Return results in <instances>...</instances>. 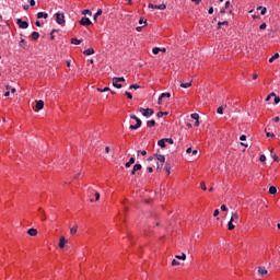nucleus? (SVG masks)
I'll return each instance as SVG.
<instances>
[{
    "label": "nucleus",
    "mask_w": 280,
    "mask_h": 280,
    "mask_svg": "<svg viewBox=\"0 0 280 280\" xmlns=\"http://www.w3.org/2000/svg\"><path fill=\"white\" fill-rule=\"evenodd\" d=\"M222 25L225 26V27H229V21L218 22L217 30H221Z\"/></svg>",
    "instance_id": "2eb2a0df"
},
{
    "label": "nucleus",
    "mask_w": 280,
    "mask_h": 280,
    "mask_svg": "<svg viewBox=\"0 0 280 280\" xmlns=\"http://www.w3.org/2000/svg\"><path fill=\"white\" fill-rule=\"evenodd\" d=\"M175 257H176V259H182L183 261H185V259H187V255H185V254L176 255Z\"/></svg>",
    "instance_id": "c756f323"
},
{
    "label": "nucleus",
    "mask_w": 280,
    "mask_h": 280,
    "mask_svg": "<svg viewBox=\"0 0 280 280\" xmlns=\"http://www.w3.org/2000/svg\"><path fill=\"white\" fill-rule=\"evenodd\" d=\"M129 89H135L137 91V89H141V85H139V84H131L129 86Z\"/></svg>",
    "instance_id": "a19ab883"
},
{
    "label": "nucleus",
    "mask_w": 280,
    "mask_h": 280,
    "mask_svg": "<svg viewBox=\"0 0 280 280\" xmlns=\"http://www.w3.org/2000/svg\"><path fill=\"white\" fill-rule=\"evenodd\" d=\"M25 45H26L25 39L21 38V40H20V47H22L23 49H25Z\"/></svg>",
    "instance_id": "58836bf2"
},
{
    "label": "nucleus",
    "mask_w": 280,
    "mask_h": 280,
    "mask_svg": "<svg viewBox=\"0 0 280 280\" xmlns=\"http://www.w3.org/2000/svg\"><path fill=\"white\" fill-rule=\"evenodd\" d=\"M158 145H160V148H165L166 144H165V139H161L158 141Z\"/></svg>",
    "instance_id": "bb28decb"
},
{
    "label": "nucleus",
    "mask_w": 280,
    "mask_h": 280,
    "mask_svg": "<svg viewBox=\"0 0 280 280\" xmlns=\"http://www.w3.org/2000/svg\"><path fill=\"white\" fill-rule=\"evenodd\" d=\"M272 152H275V149H271V151H270L272 160L276 162H279V156L272 155Z\"/></svg>",
    "instance_id": "e433bc0d"
},
{
    "label": "nucleus",
    "mask_w": 280,
    "mask_h": 280,
    "mask_svg": "<svg viewBox=\"0 0 280 280\" xmlns=\"http://www.w3.org/2000/svg\"><path fill=\"white\" fill-rule=\"evenodd\" d=\"M28 3H30V5H32V7L36 5V1H35V0H28Z\"/></svg>",
    "instance_id": "4d7b16f0"
},
{
    "label": "nucleus",
    "mask_w": 280,
    "mask_h": 280,
    "mask_svg": "<svg viewBox=\"0 0 280 280\" xmlns=\"http://www.w3.org/2000/svg\"><path fill=\"white\" fill-rule=\"evenodd\" d=\"M112 82H113V86H115V89H121V86H122L121 83H119V82L115 83V79H113Z\"/></svg>",
    "instance_id": "c85d7f7f"
},
{
    "label": "nucleus",
    "mask_w": 280,
    "mask_h": 280,
    "mask_svg": "<svg viewBox=\"0 0 280 280\" xmlns=\"http://www.w3.org/2000/svg\"><path fill=\"white\" fill-rule=\"evenodd\" d=\"M141 164H136L133 165V168L131 171V175L135 176V174H137V172H139V170H141Z\"/></svg>",
    "instance_id": "9d476101"
},
{
    "label": "nucleus",
    "mask_w": 280,
    "mask_h": 280,
    "mask_svg": "<svg viewBox=\"0 0 280 280\" xmlns=\"http://www.w3.org/2000/svg\"><path fill=\"white\" fill-rule=\"evenodd\" d=\"M147 126H148V128H154V126H156V121L155 120H148Z\"/></svg>",
    "instance_id": "a211bd4d"
},
{
    "label": "nucleus",
    "mask_w": 280,
    "mask_h": 280,
    "mask_svg": "<svg viewBox=\"0 0 280 280\" xmlns=\"http://www.w3.org/2000/svg\"><path fill=\"white\" fill-rule=\"evenodd\" d=\"M80 43H81V40L78 39V38H72V39H71V44H72V45H80Z\"/></svg>",
    "instance_id": "c9c22d12"
},
{
    "label": "nucleus",
    "mask_w": 280,
    "mask_h": 280,
    "mask_svg": "<svg viewBox=\"0 0 280 280\" xmlns=\"http://www.w3.org/2000/svg\"><path fill=\"white\" fill-rule=\"evenodd\" d=\"M164 170H165V172H167V174H170V170H172V167L170 166V164H166Z\"/></svg>",
    "instance_id": "49530a36"
},
{
    "label": "nucleus",
    "mask_w": 280,
    "mask_h": 280,
    "mask_svg": "<svg viewBox=\"0 0 280 280\" xmlns=\"http://www.w3.org/2000/svg\"><path fill=\"white\" fill-rule=\"evenodd\" d=\"M200 187L203 191H207V185H205V182H201Z\"/></svg>",
    "instance_id": "a18cd8bd"
},
{
    "label": "nucleus",
    "mask_w": 280,
    "mask_h": 280,
    "mask_svg": "<svg viewBox=\"0 0 280 280\" xmlns=\"http://www.w3.org/2000/svg\"><path fill=\"white\" fill-rule=\"evenodd\" d=\"M65 244H67V238H65V236H61L59 238V248H65Z\"/></svg>",
    "instance_id": "9b49d317"
},
{
    "label": "nucleus",
    "mask_w": 280,
    "mask_h": 280,
    "mask_svg": "<svg viewBox=\"0 0 280 280\" xmlns=\"http://www.w3.org/2000/svg\"><path fill=\"white\" fill-rule=\"evenodd\" d=\"M125 95H127L128 100H132V94L130 92H126Z\"/></svg>",
    "instance_id": "603ef678"
},
{
    "label": "nucleus",
    "mask_w": 280,
    "mask_h": 280,
    "mask_svg": "<svg viewBox=\"0 0 280 280\" xmlns=\"http://www.w3.org/2000/svg\"><path fill=\"white\" fill-rule=\"evenodd\" d=\"M259 161L260 163H266V155H260Z\"/></svg>",
    "instance_id": "de8ad7c7"
},
{
    "label": "nucleus",
    "mask_w": 280,
    "mask_h": 280,
    "mask_svg": "<svg viewBox=\"0 0 280 280\" xmlns=\"http://www.w3.org/2000/svg\"><path fill=\"white\" fill-rule=\"evenodd\" d=\"M228 229H229V231H233V229H235V224H233L232 220L229 221Z\"/></svg>",
    "instance_id": "393cba45"
},
{
    "label": "nucleus",
    "mask_w": 280,
    "mask_h": 280,
    "mask_svg": "<svg viewBox=\"0 0 280 280\" xmlns=\"http://www.w3.org/2000/svg\"><path fill=\"white\" fill-rule=\"evenodd\" d=\"M165 143H170V145H174V139L172 138H164Z\"/></svg>",
    "instance_id": "7c9ffc66"
},
{
    "label": "nucleus",
    "mask_w": 280,
    "mask_h": 280,
    "mask_svg": "<svg viewBox=\"0 0 280 280\" xmlns=\"http://www.w3.org/2000/svg\"><path fill=\"white\" fill-rule=\"evenodd\" d=\"M130 165H135V158H130L129 161L125 164V167H130Z\"/></svg>",
    "instance_id": "412c9836"
},
{
    "label": "nucleus",
    "mask_w": 280,
    "mask_h": 280,
    "mask_svg": "<svg viewBox=\"0 0 280 280\" xmlns=\"http://www.w3.org/2000/svg\"><path fill=\"white\" fill-rule=\"evenodd\" d=\"M38 212H39V217L42 219V222H45V220H47V214L45 213V210H43V208H39Z\"/></svg>",
    "instance_id": "0eeeda50"
},
{
    "label": "nucleus",
    "mask_w": 280,
    "mask_h": 280,
    "mask_svg": "<svg viewBox=\"0 0 280 280\" xmlns=\"http://www.w3.org/2000/svg\"><path fill=\"white\" fill-rule=\"evenodd\" d=\"M273 121H275L276 124H279V121H280L279 116L275 117V118H273Z\"/></svg>",
    "instance_id": "338daca9"
},
{
    "label": "nucleus",
    "mask_w": 280,
    "mask_h": 280,
    "mask_svg": "<svg viewBox=\"0 0 280 280\" xmlns=\"http://www.w3.org/2000/svg\"><path fill=\"white\" fill-rule=\"evenodd\" d=\"M218 215H220V210L219 209L214 210V212H213L214 218H218Z\"/></svg>",
    "instance_id": "3c124183"
},
{
    "label": "nucleus",
    "mask_w": 280,
    "mask_h": 280,
    "mask_svg": "<svg viewBox=\"0 0 280 280\" xmlns=\"http://www.w3.org/2000/svg\"><path fill=\"white\" fill-rule=\"evenodd\" d=\"M139 24L140 25H148V22L147 21H143V18H141L140 20H139Z\"/></svg>",
    "instance_id": "09e8293b"
},
{
    "label": "nucleus",
    "mask_w": 280,
    "mask_h": 280,
    "mask_svg": "<svg viewBox=\"0 0 280 280\" xmlns=\"http://www.w3.org/2000/svg\"><path fill=\"white\" fill-rule=\"evenodd\" d=\"M97 16H102V9H98L97 12L94 14V21L97 20Z\"/></svg>",
    "instance_id": "f704fd0d"
},
{
    "label": "nucleus",
    "mask_w": 280,
    "mask_h": 280,
    "mask_svg": "<svg viewBox=\"0 0 280 280\" xmlns=\"http://www.w3.org/2000/svg\"><path fill=\"white\" fill-rule=\"evenodd\" d=\"M230 220H232V222H237V220H240V214H237V212H232Z\"/></svg>",
    "instance_id": "4468645a"
},
{
    "label": "nucleus",
    "mask_w": 280,
    "mask_h": 280,
    "mask_svg": "<svg viewBox=\"0 0 280 280\" xmlns=\"http://www.w3.org/2000/svg\"><path fill=\"white\" fill-rule=\"evenodd\" d=\"M273 96H275V92L270 93V94L266 97V102H270V100H272Z\"/></svg>",
    "instance_id": "ea45409f"
},
{
    "label": "nucleus",
    "mask_w": 280,
    "mask_h": 280,
    "mask_svg": "<svg viewBox=\"0 0 280 280\" xmlns=\"http://www.w3.org/2000/svg\"><path fill=\"white\" fill-rule=\"evenodd\" d=\"M139 154H141L142 156H145V154H148V152L147 151H138V156H139Z\"/></svg>",
    "instance_id": "5fc2aeb1"
},
{
    "label": "nucleus",
    "mask_w": 280,
    "mask_h": 280,
    "mask_svg": "<svg viewBox=\"0 0 280 280\" xmlns=\"http://www.w3.org/2000/svg\"><path fill=\"white\" fill-rule=\"evenodd\" d=\"M218 115H224V107L220 106L217 109Z\"/></svg>",
    "instance_id": "72a5a7b5"
},
{
    "label": "nucleus",
    "mask_w": 280,
    "mask_h": 280,
    "mask_svg": "<svg viewBox=\"0 0 280 280\" xmlns=\"http://www.w3.org/2000/svg\"><path fill=\"white\" fill-rule=\"evenodd\" d=\"M56 32V30H52L51 33H50V39L54 40L55 36H54V33Z\"/></svg>",
    "instance_id": "0e129e2a"
},
{
    "label": "nucleus",
    "mask_w": 280,
    "mask_h": 280,
    "mask_svg": "<svg viewBox=\"0 0 280 280\" xmlns=\"http://www.w3.org/2000/svg\"><path fill=\"white\" fill-rule=\"evenodd\" d=\"M154 156L158 161H160V163H165V155H161L159 153H155Z\"/></svg>",
    "instance_id": "f8f14e48"
},
{
    "label": "nucleus",
    "mask_w": 280,
    "mask_h": 280,
    "mask_svg": "<svg viewBox=\"0 0 280 280\" xmlns=\"http://www.w3.org/2000/svg\"><path fill=\"white\" fill-rule=\"evenodd\" d=\"M55 16H56V22L58 23V25H63V23H65V13L57 12L55 14Z\"/></svg>",
    "instance_id": "7ed1b4c3"
},
{
    "label": "nucleus",
    "mask_w": 280,
    "mask_h": 280,
    "mask_svg": "<svg viewBox=\"0 0 280 280\" xmlns=\"http://www.w3.org/2000/svg\"><path fill=\"white\" fill-rule=\"evenodd\" d=\"M221 211H229V208H226V205L221 206Z\"/></svg>",
    "instance_id": "864d4df0"
},
{
    "label": "nucleus",
    "mask_w": 280,
    "mask_h": 280,
    "mask_svg": "<svg viewBox=\"0 0 280 280\" xmlns=\"http://www.w3.org/2000/svg\"><path fill=\"white\" fill-rule=\"evenodd\" d=\"M240 140L241 141H246V136L245 135L241 136Z\"/></svg>",
    "instance_id": "774afa93"
},
{
    "label": "nucleus",
    "mask_w": 280,
    "mask_h": 280,
    "mask_svg": "<svg viewBox=\"0 0 280 280\" xmlns=\"http://www.w3.org/2000/svg\"><path fill=\"white\" fill-rule=\"evenodd\" d=\"M82 14H91V10L85 9V10L82 11Z\"/></svg>",
    "instance_id": "6e6d98bb"
},
{
    "label": "nucleus",
    "mask_w": 280,
    "mask_h": 280,
    "mask_svg": "<svg viewBox=\"0 0 280 280\" xmlns=\"http://www.w3.org/2000/svg\"><path fill=\"white\" fill-rule=\"evenodd\" d=\"M94 196H95V200H96V201L100 200V197H101V196H100V192H95Z\"/></svg>",
    "instance_id": "e2e57ef3"
},
{
    "label": "nucleus",
    "mask_w": 280,
    "mask_h": 280,
    "mask_svg": "<svg viewBox=\"0 0 280 280\" xmlns=\"http://www.w3.org/2000/svg\"><path fill=\"white\" fill-rule=\"evenodd\" d=\"M180 86H182V89H189V86H191V81H189L187 83L180 82Z\"/></svg>",
    "instance_id": "5701e85b"
},
{
    "label": "nucleus",
    "mask_w": 280,
    "mask_h": 280,
    "mask_svg": "<svg viewBox=\"0 0 280 280\" xmlns=\"http://www.w3.org/2000/svg\"><path fill=\"white\" fill-rule=\"evenodd\" d=\"M190 117H191V119H195V121L200 119V115H198V113L191 114Z\"/></svg>",
    "instance_id": "2f4dec72"
},
{
    "label": "nucleus",
    "mask_w": 280,
    "mask_h": 280,
    "mask_svg": "<svg viewBox=\"0 0 280 280\" xmlns=\"http://www.w3.org/2000/svg\"><path fill=\"white\" fill-rule=\"evenodd\" d=\"M35 108L37 110H43V108H45V102H43L42 100H39L36 105H35Z\"/></svg>",
    "instance_id": "6e6552de"
},
{
    "label": "nucleus",
    "mask_w": 280,
    "mask_h": 280,
    "mask_svg": "<svg viewBox=\"0 0 280 280\" xmlns=\"http://www.w3.org/2000/svg\"><path fill=\"white\" fill-rule=\"evenodd\" d=\"M98 93H106V91H110V88H97Z\"/></svg>",
    "instance_id": "473e14b6"
},
{
    "label": "nucleus",
    "mask_w": 280,
    "mask_h": 280,
    "mask_svg": "<svg viewBox=\"0 0 280 280\" xmlns=\"http://www.w3.org/2000/svg\"><path fill=\"white\" fill-rule=\"evenodd\" d=\"M165 115H168V113H167V112H159V113H158L159 119H161V117H163V116H165Z\"/></svg>",
    "instance_id": "4c0bfd02"
},
{
    "label": "nucleus",
    "mask_w": 280,
    "mask_h": 280,
    "mask_svg": "<svg viewBox=\"0 0 280 280\" xmlns=\"http://www.w3.org/2000/svg\"><path fill=\"white\" fill-rule=\"evenodd\" d=\"M267 25L266 23L260 24L259 30H266Z\"/></svg>",
    "instance_id": "bf43d9fd"
},
{
    "label": "nucleus",
    "mask_w": 280,
    "mask_h": 280,
    "mask_svg": "<svg viewBox=\"0 0 280 280\" xmlns=\"http://www.w3.org/2000/svg\"><path fill=\"white\" fill-rule=\"evenodd\" d=\"M114 83H117V82H126V79L124 77H114Z\"/></svg>",
    "instance_id": "aec40b11"
},
{
    "label": "nucleus",
    "mask_w": 280,
    "mask_h": 280,
    "mask_svg": "<svg viewBox=\"0 0 280 280\" xmlns=\"http://www.w3.org/2000/svg\"><path fill=\"white\" fill-rule=\"evenodd\" d=\"M257 10H260V14L262 16L266 15V12H268V9L266 7H258Z\"/></svg>",
    "instance_id": "f3484780"
},
{
    "label": "nucleus",
    "mask_w": 280,
    "mask_h": 280,
    "mask_svg": "<svg viewBox=\"0 0 280 280\" xmlns=\"http://www.w3.org/2000/svg\"><path fill=\"white\" fill-rule=\"evenodd\" d=\"M208 14H213V7H210V8H209Z\"/></svg>",
    "instance_id": "69168bd1"
},
{
    "label": "nucleus",
    "mask_w": 280,
    "mask_h": 280,
    "mask_svg": "<svg viewBox=\"0 0 280 280\" xmlns=\"http://www.w3.org/2000/svg\"><path fill=\"white\" fill-rule=\"evenodd\" d=\"M133 119L136 120L137 124L136 125H130L129 128H130V130H139V128H141L142 121L137 116Z\"/></svg>",
    "instance_id": "20e7f679"
},
{
    "label": "nucleus",
    "mask_w": 280,
    "mask_h": 280,
    "mask_svg": "<svg viewBox=\"0 0 280 280\" xmlns=\"http://www.w3.org/2000/svg\"><path fill=\"white\" fill-rule=\"evenodd\" d=\"M279 58V52H276L270 59L269 62H275V60H278Z\"/></svg>",
    "instance_id": "cd10ccee"
},
{
    "label": "nucleus",
    "mask_w": 280,
    "mask_h": 280,
    "mask_svg": "<svg viewBox=\"0 0 280 280\" xmlns=\"http://www.w3.org/2000/svg\"><path fill=\"white\" fill-rule=\"evenodd\" d=\"M161 97H172V94L170 92L162 93Z\"/></svg>",
    "instance_id": "79ce46f5"
},
{
    "label": "nucleus",
    "mask_w": 280,
    "mask_h": 280,
    "mask_svg": "<svg viewBox=\"0 0 280 280\" xmlns=\"http://www.w3.org/2000/svg\"><path fill=\"white\" fill-rule=\"evenodd\" d=\"M78 233V225H74L73 228L70 229V234L75 235Z\"/></svg>",
    "instance_id": "a878e982"
},
{
    "label": "nucleus",
    "mask_w": 280,
    "mask_h": 280,
    "mask_svg": "<svg viewBox=\"0 0 280 280\" xmlns=\"http://www.w3.org/2000/svg\"><path fill=\"white\" fill-rule=\"evenodd\" d=\"M152 51H153V54L156 56V54H159V51H161V48L154 47V48L152 49Z\"/></svg>",
    "instance_id": "c03bdc74"
},
{
    "label": "nucleus",
    "mask_w": 280,
    "mask_h": 280,
    "mask_svg": "<svg viewBox=\"0 0 280 280\" xmlns=\"http://www.w3.org/2000/svg\"><path fill=\"white\" fill-rule=\"evenodd\" d=\"M140 113L143 117H152V115H154V109L152 108H143V107H140Z\"/></svg>",
    "instance_id": "f257e3e1"
},
{
    "label": "nucleus",
    "mask_w": 280,
    "mask_h": 280,
    "mask_svg": "<svg viewBox=\"0 0 280 280\" xmlns=\"http://www.w3.org/2000/svg\"><path fill=\"white\" fill-rule=\"evenodd\" d=\"M27 235H31V237H36L38 235V230L32 228L27 230Z\"/></svg>",
    "instance_id": "39448f33"
},
{
    "label": "nucleus",
    "mask_w": 280,
    "mask_h": 280,
    "mask_svg": "<svg viewBox=\"0 0 280 280\" xmlns=\"http://www.w3.org/2000/svg\"><path fill=\"white\" fill-rule=\"evenodd\" d=\"M16 25H19L20 30H27L30 27V23L23 21L22 19L16 20Z\"/></svg>",
    "instance_id": "f03ea898"
},
{
    "label": "nucleus",
    "mask_w": 280,
    "mask_h": 280,
    "mask_svg": "<svg viewBox=\"0 0 280 280\" xmlns=\"http://www.w3.org/2000/svg\"><path fill=\"white\" fill-rule=\"evenodd\" d=\"M166 9H167V5H165V3L159 4V5L155 4V10H166Z\"/></svg>",
    "instance_id": "4be33fe9"
},
{
    "label": "nucleus",
    "mask_w": 280,
    "mask_h": 280,
    "mask_svg": "<svg viewBox=\"0 0 280 280\" xmlns=\"http://www.w3.org/2000/svg\"><path fill=\"white\" fill-rule=\"evenodd\" d=\"M229 8H231V1L225 2V10L229 9Z\"/></svg>",
    "instance_id": "680f3d73"
},
{
    "label": "nucleus",
    "mask_w": 280,
    "mask_h": 280,
    "mask_svg": "<svg viewBox=\"0 0 280 280\" xmlns=\"http://www.w3.org/2000/svg\"><path fill=\"white\" fill-rule=\"evenodd\" d=\"M269 194H271V196H275V194H277V187L270 186Z\"/></svg>",
    "instance_id": "b1692460"
},
{
    "label": "nucleus",
    "mask_w": 280,
    "mask_h": 280,
    "mask_svg": "<svg viewBox=\"0 0 280 280\" xmlns=\"http://www.w3.org/2000/svg\"><path fill=\"white\" fill-rule=\"evenodd\" d=\"M49 14L45 12H38L37 13V19H48Z\"/></svg>",
    "instance_id": "dca6fc26"
},
{
    "label": "nucleus",
    "mask_w": 280,
    "mask_h": 280,
    "mask_svg": "<svg viewBox=\"0 0 280 280\" xmlns=\"http://www.w3.org/2000/svg\"><path fill=\"white\" fill-rule=\"evenodd\" d=\"M32 38H33V40H38L40 38V34L38 32H33Z\"/></svg>",
    "instance_id": "6ab92c4d"
},
{
    "label": "nucleus",
    "mask_w": 280,
    "mask_h": 280,
    "mask_svg": "<svg viewBox=\"0 0 280 280\" xmlns=\"http://www.w3.org/2000/svg\"><path fill=\"white\" fill-rule=\"evenodd\" d=\"M258 275L265 277V275H268V269L266 267H258Z\"/></svg>",
    "instance_id": "1a4fd4ad"
},
{
    "label": "nucleus",
    "mask_w": 280,
    "mask_h": 280,
    "mask_svg": "<svg viewBox=\"0 0 280 280\" xmlns=\"http://www.w3.org/2000/svg\"><path fill=\"white\" fill-rule=\"evenodd\" d=\"M84 56H93L95 54V50L93 48H88L83 51Z\"/></svg>",
    "instance_id": "ddd939ff"
},
{
    "label": "nucleus",
    "mask_w": 280,
    "mask_h": 280,
    "mask_svg": "<svg viewBox=\"0 0 280 280\" xmlns=\"http://www.w3.org/2000/svg\"><path fill=\"white\" fill-rule=\"evenodd\" d=\"M172 266H180V261L173 259L172 260Z\"/></svg>",
    "instance_id": "37998d69"
},
{
    "label": "nucleus",
    "mask_w": 280,
    "mask_h": 280,
    "mask_svg": "<svg viewBox=\"0 0 280 280\" xmlns=\"http://www.w3.org/2000/svg\"><path fill=\"white\" fill-rule=\"evenodd\" d=\"M149 8L153 9V10H156V4L149 3Z\"/></svg>",
    "instance_id": "052dcab7"
},
{
    "label": "nucleus",
    "mask_w": 280,
    "mask_h": 280,
    "mask_svg": "<svg viewBox=\"0 0 280 280\" xmlns=\"http://www.w3.org/2000/svg\"><path fill=\"white\" fill-rule=\"evenodd\" d=\"M266 135H267V137H271V139H275V137H276L275 133H271V132H267Z\"/></svg>",
    "instance_id": "13d9d810"
},
{
    "label": "nucleus",
    "mask_w": 280,
    "mask_h": 280,
    "mask_svg": "<svg viewBox=\"0 0 280 280\" xmlns=\"http://www.w3.org/2000/svg\"><path fill=\"white\" fill-rule=\"evenodd\" d=\"M91 19L89 18H82L80 21V25L86 26V25H91Z\"/></svg>",
    "instance_id": "423d86ee"
},
{
    "label": "nucleus",
    "mask_w": 280,
    "mask_h": 280,
    "mask_svg": "<svg viewBox=\"0 0 280 280\" xmlns=\"http://www.w3.org/2000/svg\"><path fill=\"white\" fill-rule=\"evenodd\" d=\"M275 104H279V102H280V97L279 96H277V94H275Z\"/></svg>",
    "instance_id": "8fccbe9b"
}]
</instances>
